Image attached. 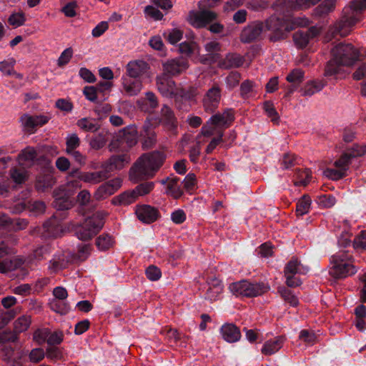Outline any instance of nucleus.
Returning a JSON list of instances; mask_svg holds the SVG:
<instances>
[{"label":"nucleus","mask_w":366,"mask_h":366,"mask_svg":"<svg viewBox=\"0 0 366 366\" xmlns=\"http://www.w3.org/2000/svg\"><path fill=\"white\" fill-rule=\"evenodd\" d=\"M15 226H17L19 227L18 229H22L27 226V222L20 219L11 220L5 214L0 213V227H8L14 228Z\"/></svg>","instance_id":"35"},{"label":"nucleus","mask_w":366,"mask_h":366,"mask_svg":"<svg viewBox=\"0 0 366 366\" xmlns=\"http://www.w3.org/2000/svg\"><path fill=\"white\" fill-rule=\"evenodd\" d=\"M273 6L277 14L270 16L264 24V29L272 32L270 36L272 41H275L283 39L286 32L294 29L295 25L305 26L307 24V20L293 19L291 14L287 12L285 9L281 12L277 11L275 3Z\"/></svg>","instance_id":"2"},{"label":"nucleus","mask_w":366,"mask_h":366,"mask_svg":"<svg viewBox=\"0 0 366 366\" xmlns=\"http://www.w3.org/2000/svg\"><path fill=\"white\" fill-rule=\"evenodd\" d=\"M165 156L160 152H152L142 155L129 170V179L134 183L154 177L162 166Z\"/></svg>","instance_id":"1"},{"label":"nucleus","mask_w":366,"mask_h":366,"mask_svg":"<svg viewBox=\"0 0 366 366\" xmlns=\"http://www.w3.org/2000/svg\"><path fill=\"white\" fill-rule=\"evenodd\" d=\"M122 140L129 147L134 145L137 142V130L134 128L124 129Z\"/></svg>","instance_id":"51"},{"label":"nucleus","mask_w":366,"mask_h":366,"mask_svg":"<svg viewBox=\"0 0 366 366\" xmlns=\"http://www.w3.org/2000/svg\"><path fill=\"white\" fill-rule=\"evenodd\" d=\"M136 214L140 221L145 223L154 222L159 217L158 210L149 205L137 207L136 209Z\"/></svg>","instance_id":"23"},{"label":"nucleus","mask_w":366,"mask_h":366,"mask_svg":"<svg viewBox=\"0 0 366 366\" xmlns=\"http://www.w3.org/2000/svg\"><path fill=\"white\" fill-rule=\"evenodd\" d=\"M16 252L15 249L9 246L6 241L0 242V259L8 255L14 254ZM24 263V259L20 257L0 260V273H7L14 271Z\"/></svg>","instance_id":"8"},{"label":"nucleus","mask_w":366,"mask_h":366,"mask_svg":"<svg viewBox=\"0 0 366 366\" xmlns=\"http://www.w3.org/2000/svg\"><path fill=\"white\" fill-rule=\"evenodd\" d=\"M310 178L311 171L310 169H297L295 184L296 186H306L310 182Z\"/></svg>","instance_id":"44"},{"label":"nucleus","mask_w":366,"mask_h":366,"mask_svg":"<svg viewBox=\"0 0 366 366\" xmlns=\"http://www.w3.org/2000/svg\"><path fill=\"white\" fill-rule=\"evenodd\" d=\"M46 357L51 360L57 361L62 360L64 355L61 348L50 347L46 350Z\"/></svg>","instance_id":"60"},{"label":"nucleus","mask_w":366,"mask_h":366,"mask_svg":"<svg viewBox=\"0 0 366 366\" xmlns=\"http://www.w3.org/2000/svg\"><path fill=\"white\" fill-rule=\"evenodd\" d=\"M99 121L106 117L112 111V107L107 103H102L97 105L94 109Z\"/></svg>","instance_id":"58"},{"label":"nucleus","mask_w":366,"mask_h":366,"mask_svg":"<svg viewBox=\"0 0 366 366\" xmlns=\"http://www.w3.org/2000/svg\"><path fill=\"white\" fill-rule=\"evenodd\" d=\"M325 84L326 83L322 80H313L308 81L302 90V95L310 97L315 93L320 92Z\"/></svg>","instance_id":"34"},{"label":"nucleus","mask_w":366,"mask_h":366,"mask_svg":"<svg viewBox=\"0 0 366 366\" xmlns=\"http://www.w3.org/2000/svg\"><path fill=\"white\" fill-rule=\"evenodd\" d=\"M221 99V89L214 84L205 94L203 99L204 109L209 112H213L218 107Z\"/></svg>","instance_id":"14"},{"label":"nucleus","mask_w":366,"mask_h":366,"mask_svg":"<svg viewBox=\"0 0 366 366\" xmlns=\"http://www.w3.org/2000/svg\"><path fill=\"white\" fill-rule=\"evenodd\" d=\"M16 61L14 58H9L2 61H0V71L6 75L15 74L14 66Z\"/></svg>","instance_id":"52"},{"label":"nucleus","mask_w":366,"mask_h":366,"mask_svg":"<svg viewBox=\"0 0 366 366\" xmlns=\"http://www.w3.org/2000/svg\"><path fill=\"white\" fill-rule=\"evenodd\" d=\"M197 89L193 87H189L186 89L179 86L177 99L181 98L185 100H191L197 95Z\"/></svg>","instance_id":"59"},{"label":"nucleus","mask_w":366,"mask_h":366,"mask_svg":"<svg viewBox=\"0 0 366 366\" xmlns=\"http://www.w3.org/2000/svg\"><path fill=\"white\" fill-rule=\"evenodd\" d=\"M288 82L291 84L289 93H292L303 81L304 72L299 69H293L286 77Z\"/></svg>","instance_id":"32"},{"label":"nucleus","mask_w":366,"mask_h":366,"mask_svg":"<svg viewBox=\"0 0 366 366\" xmlns=\"http://www.w3.org/2000/svg\"><path fill=\"white\" fill-rule=\"evenodd\" d=\"M264 30V24L260 21H254L247 25L242 30L239 39L242 43H251L259 39Z\"/></svg>","instance_id":"12"},{"label":"nucleus","mask_w":366,"mask_h":366,"mask_svg":"<svg viewBox=\"0 0 366 366\" xmlns=\"http://www.w3.org/2000/svg\"><path fill=\"white\" fill-rule=\"evenodd\" d=\"M10 176L14 182L21 184L26 179L27 172L22 167H14L10 170Z\"/></svg>","instance_id":"50"},{"label":"nucleus","mask_w":366,"mask_h":366,"mask_svg":"<svg viewBox=\"0 0 366 366\" xmlns=\"http://www.w3.org/2000/svg\"><path fill=\"white\" fill-rule=\"evenodd\" d=\"M76 125L80 129L86 132H95L100 128L99 120L91 117H84L79 119Z\"/></svg>","instance_id":"29"},{"label":"nucleus","mask_w":366,"mask_h":366,"mask_svg":"<svg viewBox=\"0 0 366 366\" xmlns=\"http://www.w3.org/2000/svg\"><path fill=\"white\" fill-rule=\"evenodd\" d=\"M49 120V117L45 115L31 116L27 114L22 115L20 118L24 129L30 133H34L36 127L46 124Z\"/></svg>","instance_id":"16"},{"label":"nucleus","mask_w":366,"mask_h":366,"mask_svg":"<svg viewBox=\"0 0 366 366\" xmlns=\"http://www.w3.org/2000/svg\"><path fill=\"white\" fill-rule=\"evenodd\" d=\"M352 257L342 252L334 254L330 258L329 273L336 279L345 278L357 272L355 267L350 262Z\"/></svg>","instance_id":"6"},{"label":"nucleus","mask_w":366,"mask_h":366,"mask_svg":"<svg viewBox=\"0 0 366 366\" xmlns=\"http://www.w3.org/2000/svg\"><path fill=\"white\" fill-rule=\"evenodd\" d=\"M308 271L307 267L303 266L296 257H292L286 264L284 269L285 275L305 274Z\"/></svg>","instance_id":"27"},{"label":"nucleus","mask_w":366,"mask_h":366,"mask_svg":"<svg viewBox=\"0 0 366 366\" xmlns=\"http://www.w3.org/2000/svg\"><path fill=\"white\" fill-rule=\"evenodd\" d=\"M320 33V29L316 26H312L305 31H296L293 35L295 44L300 48L305 47L309 42L316 37Z\"/></svg>","instance_id":"20"},{"label":"nucleus","mask_w":366,"mask_h":366,"mask_svg":"<svg viewBox=\"0 0 366 366\" xmlns=\"http://www.w3.org/2000/svg\"><path fill=\"white\" fill-rule=\"evenodd\" d=\"M223 291V286L219 280H214V282L209 287L205 294V298L210 301L217 300L219 295Z\"/></svg>","instance_id":"36"},{"label":"nucleus","mask_w":366,"mask_h":366,"mask_svg":"<svg viewBox=\"0 0 366 366\" xmlns=\"http://www.w3.org/2000/svg\"><path fill=\"white\" fill-rule=\"evenodd\" d=\"M119 204L129 205L135 202L139 198L134 189L128 190L116 197Z\"/></svg>","instance_id":"43"},{"label":"nucleus","mask_w":366,"mask_h":366,"mask_svg":"<svg viewBox=\"0 0 366 366\" xmlns=\"http://www.w3.org/2000/svg\"><path fill=\"white\" fill-rule=\"evenodd\" d=\"M217 18V14L211 11H192L188 16V21L196 28H202L212 22Z\"/></svg>","instance_id":"11"},{"label":"nucleus","mask_w":366,"mask_h":366,"mask_svg":"<svg viewBox=\"0 0 366 366\" xmlns=\"http://www.w3.org/2000/svg\"><path fill=\"white\" fill-rule=\"evenodd\" d=\"M114 243V238L107 233L100 234L96 239V245L100 250H107L112 248Z\"/></svg>","instance_id":"39"},{"label":"nucleus","mask_w":366,"mask_h":366,"mask_svg":"<svg viewBox=\"0 0 366 366\" xmlns=\"http://www.w3.org/2000/svg\"><path fill=\"white\" fill-rule=\"evenodd\" d=\"M366 154V144H355L348 148L334 162L333 167L324 171L326 177L333 180H338L348 174L350 166L359 157Z\"/></svg>","instance_id":"3"},{"label":"nucleus","mask_w":366,"mask_h":366,"mask_svg":"<svg viewBox=\"0 0 366 366\" xmlns=\"http://www.w3.org/2000/svg\"><path fill=\"white\" fill-rule=\"evenodd\" d=\"M31 323V318L29 315H22L17 318L14 322V330L18 334L28 330Z\"/></svg>","instance_id":"41"},{"label":"nucleus","mask_w":366,"mask_h":366,"mask_svg":"<svg viewBox=\"0 0 366 366\" xmlns=\"http://www.w3.org/2000/svg\"><path fill=\"white\" fill-rule=\"evenodd\" d=\"M179 179L174 175H171L165 179H162L159 182L167 186L166 193L175 199L180 197L183 191L179 184Z\"/></svg>","instance_id":"24"},{"label":"nucleus","mask_w":366,"mask_h":366,"mask_svg":"<svg viewBox=\"0 0 366 366\" xmlns=\"http://www.w3.org/2000/svg\"><path fill=\"white\" fill-rule=\"evenodd\" d=\"M220 332L223 339L228 342H235L241 338L240 330L234 324H224L222 326Z\"/></svg>","instance_id":"26"},{"label":"nucleus","mask_w":366,"mask_h":366,"mask_svg":"<svg viewBox=\"0 0 366 366\" xmlns=\"http://www.w3.org/2000/svg\"><path fill=\"white\" fill-rule=\"evenodd\" d=\"M158 104L157 97L152 92H147L144 97L137 100V107L144 112H152L158 107Z\"/></svg>","instance_id":"21"},{"label":"nucleus","mask_w":366,"mask_h":366,"mask_svg":"<svg viewBox=\"0 0 366 366\" xmlns=\"http://www.w3.org/2000/svg\"><path fill=\"white\" fill-rule=\"evenodd\" d=\"M143 137L142 147L144 149L152 148L156 143V134L151 127L148 124H144L143 127Z\"/></svg>","instance_id":"33"},{"label":"nucleus","mask_w":366,"mask_h":366,"mask_svg":"<svg viewBox=\"0 0 366 366\" xmlns=\"http://www.w3.org/2000/svg\"><path fill=\"white\" fill-rule=\"evenodd\" d=\"M365 8L366 0H354L350 5L345 6L341 19L332 28V34L341 36L348 35L360 20L361 12Z\"/></svg>","instance_id":"4"},{"label":"nucleus","mask_w":366,"mask_h":366,"mask_svg":"<svg viewBox=\"0 0 366 366\" xmlns=\"http://www.w3.org/2000/svg\"><path fill=\"white\" fill-rule=\"evenodd\" d=\"M163 35L169 43L175 44L182 39L183 31L179 29L174 28L167 30Z\"/></svg>","instance_id":"46"},{"label":"nucleus","mask_w":366,"mask_h":366,"mask_svg":"<svg viewBox=\"0 0 366 366\" xmlns=\"http://www.w3.org/2000/svg\"><path fill=\"white\" fill-rule=\"evenodd\" d=\"M254 91L255 87L254 84L249 80L243 81L240 86L241 96L243 98H249L252 97Z\"/></svg>","instance_id":"56"},{"label":"nucleus","mask_w":366,"mask_h":366,"mask_svg":"<svg viewBox=\"0 0 366 366\" xmlns=\"http://www.w3.org/2000/svg\"><path fill=\"white\" fill-rule=\"evenodd\" d=\"M234 120V113L232 109H226L222 113H218L212 117L202 127L201 136L209 137L216 133L223 132V129L227 128Z\"/></svg>","instance_id":"5"},{"label":"nucleus","mask_w":366,"mask_h":366,"mask_svg":"<svg viewBox=\"0 0 366 366\" xmlns=\"http://www.w3.org/2000/svg\"><path fill=\"white\" fill-rule=\"evenodd\" d=\"M332 56L340 65L352 66L359 58V51L351 44H339L332 51Z\"/></svg>","instance_id":"9"},{"label":"nucleus","mask_w":366,"mask_h":366,"mask_svg":"<svg viewBox=\"0 0 366 366\" xmlns=\"http://www.w3.org/2000/svg\"><path fill=\"white\" fill-rule=\"evenodd\" d=\"M18 335L14 330H4L0 333V343L15 342L19 340Z\"/></svg>","instance_id":"61"},{"label":"nucleus","mask_w":366,"mask_h":366,"mask_svg":"<svg viewBox=\"0 0 366 366\" xmlns=\"http://www.w3.org/2000/svg\"><path fill=\"white\" fill-rule=\"evenodd\" d=\"M128 162L129 158L126 154L114 155L103 162L101 167L106 172V174H108L114 170L122 169Z\"/></svg>","instance_id":"22"},{"label":"nucleus","mask_w":366,"mask_h":366,"mask_svg":"<svg viewBox=\"0 0 366 366\" xmlns=\"http://www.w3.org/2000/svg\"><path fill=\"white\" fill-rule=\"evenodd\" d=\"M229 289L237 297H254L266 293L269 287L262 282H251L244 280L230 284Z\"/></svg>","instance_id":"7"},{"label":"nucleus","mask_w":366,"mask_h":366,"mask_svg":"<svg viewBox=\"0 0 366 366\" xmlns=\"http://www.w3.org/2000/svg\"><path fill=\"white\" fill-rule=\"evenodd\" d=\"M80 145V139L76 134H69L66 138V152L76 150Z\"/></svg>","instance_id":"54"},{"label":"nucleus","mask_w":366,"mask_h":366,"mask_svg":"<svg viewBox=\"0 0 366 366\" xmlns=\"http://www.w3.org/2000/svg\"><path fill=\"white\" fill-rule=\"evenodd\" d=\"M343 65H340L336 59H332L328 61L325 69V76L327 77L334 76L341 74L343 71Z\"/></svg>","instance_id":"40"},{"label":"nucleus","mask_w":366,"mask_h":366,"mask_svg":"<svg viewBox=\"0 0 366 366\" xmlns=\"http://www.w3.org/2000/svg\"><path fill=\"white\" fill-rule=\"evenodd\" d=\"M311 199L308 195L302 196L297 202L296 213L298 216H302L309 212L311 207Z\"/></svg>","instance_id":"42"},{"label":"nucleus","mask_w":366,"mask_h":366,"mask_svg":"<svg viewBox=\"0 0 366 366\" xmlns=\"http://www.w3.org/2000/svg\"><path fill=\"white\" fill-rule=\"evenodd\" d=\"M109 175L106 174V172H80L78 174V179L85 183L97 184L101 182L108 179Z\"/></svg>","instance_id":"25"},{"label":"nucleus","mask_w":366,"mask_h":366,"mask_svg":"<svg viewBox=\"0 0 366 366\" xmlns=\"http://www.w3.org/2000/svg\"><path fill=\"white\" fill-rule=\"evenodd\" d=\"M284 342L283 337H277L273 340H267L264 342L262 348V353L264 355H272L279 351L282 347Z\"/></svg>","instance_id":"28"},{"label":"nucleus","mask_w":366,"mask_h":366,"mask_svg":"<svg viewBox=\"0 0 366 366\" xmlns=\"http://www.w3.org/2000/svg\"><path fill=\"white\" fill-rule=\"evenodd\" d=\"M54 183V179L52 174L49 172L40 174L36 182V187L39 190H44L46 188L52 187Z\"/></svg>","instance_id":"37"},{"label":"nucleus","mask_w":366,"mask_h":366,"mask_svg":"<svg viewBox=\"0 0 366 366\" xmlns=\"http://www.w3.org/2000/svg\"><path fill=\"white\" fill-rule=\"evenodd\" d=\"M353 247L355 249H366V230H362L361 233L354 239Z\"/></svg>","instance_id":"64"},{"label":"nucleus","mask_w":366,"mask_h":366,"mask_svg":"<svg viewBox=\"0 0 366 366\" xmlns=\"http://www.w3.org/2000/svg\"><path fill=\"white\" fill-rule=\"evenodd\" d=\"M241 79L240 74L237 71H232L226 77L225 81L227 87L229 89H232L236 87Z\"/></svg>","instance_id":"62"},{"label":"nucleus","mask_w":366,"mask_h":366,"mask_svg":"<svg viewBox=\"0 0 366 366\" xmlns=\"http://www.w3.org/2000/svg\"><path fill=\"white\" fill-rule=\"evenodd\" d=\"M149 69V64L145 61L142 59L132 60L126 65L124 74L142 79V77L148 72Z\"/></svg>","instance_id":"15"},{"label":"nucleus","mask_w":366,"mask_h":366,"mask_svg":"<svg viewBox=\"0 0 366 366\" xmlns=\"http://www.w3.org/2000/svg\"><path fill=\"white\" fill-rule=\"evenodd\" d=\"M49 334L50 330L47 327L37 329L33 334V340L39 345H41L45 342H48Z\"/></svg>","instance_id":"47"},{"label":"nucleus","mask_w":366,"mask_h":366,"mask_svg":"<svg viewBox=\"0 0 366 366\" xmlns=\"http://www.w3.org/2000/svg\"><path fill=\"white\" fill-rule=\"evenodd\" d=\"M107 143V139L103 134L92 137L89 141V147L94 150H99L103 148Z\"/></svg>","instance_id":"57"},{"label":"nucleus","mask_w":366,"mask_h":366,"mask_svg":"<svg viewBox=\"0 0 366 366\" xmlns=\"http://www.w3.org/2000/svg\"><path fill=\"white\" fill-rule=\"evenodd\" d=\"M313 5L310 0H278L275 2L277 11H283L285 9L291 13L293 9H305Z\"/></svg>","instance_id":"19"},{"label":"nucleus","mask_w":366,"mask_h":366,"mask_svg":"<svg viewBox=\"0 0 366 366\" xmlns=\"http://www.w3.org/2000/svg\"><path fill=\"white\" fill-rule=\"evenodd\" d=\"M244 63V58L237 54H229L224 59L219 61V66L223 69L239 67Z\"/></svg>","instance_id":"30"},{"label":"nucleus","mask_w":366,"mask_h":366,"mask_svg":"<svg viewBox=\"0 0 366 366\" xmlns=\"http://www.w3.org/2000/svg\"><path fill=\"white\" fill-rule=\"evenodd\" d=\"M278 292L280 294L281 297L284 299V300L288 302L291 306L296 307L297 306L299 301L295 295H294L292 292L287 289L286 287H282L278 288Z\"/></svg>","instance_id":"49"},{"label":"nucleus","mask_w":366,"mask_h":366,"mask_svg":"<svg viewBox=\"0 0 366 366\" xmlns=\"http://www.w3.org/2000/svg\"><path fill=\"white\" fill-rule=\"evenodd\" d=\"M154 182H145L138 184L134 190L138 198H139L149 194L154 189Z\"/></svg>","instance_id":"48"},{"label":"nucleus","mask_w":366,"mask_h":366,"mask_svg":"<svg viewBox=\"0 0 366 366\" xmlns=\"http://www.w3.org/2000/svg\"><path fill=\"white\" fill-rule=\"evenodd\" d=\"M156 85L157 90L163 97L177 99L179 86L166 74H162L156 78Z\"/></svg>","instance_id":"10"},{"label":"nucleus","mask_w":366,"mask_h":366,"mask_svg":"<svg viewBox=\"0 0 366 366\" xmlns=\"http://www.w3.org/2000/svg\"><path fill=\"white\" fill-rule=\"evenodd\" d=\"M122 181L120 178H114L101 184L94 194L96 200H102L112 195L122 187Z\"/></svg>","instance_id":"13"},{"label":"nucleus","mask_w":366,"mask_h":366,"mask_svg":"<svg viewBox=\"0 0 366 366\" xmlns=\"http://www.w3.org/2000/svg\"><path fill=\"white\" fill-rule=\"evenodd\" d=\"M198 47L194 41H184L179 44V50L182 54L190 56L197 50Z\"/></svg>","instance_id":"55"},{"label":"nucleus","mask_w":366,"mask_h":366,"mask_svg":"<svg viewBox=\"0 0 366 366\" xmlns=\"http://www.w3.org/2000/svg\"><path fill=\"white\" fill-rule=\"evenodd\" d=\"M64 340V333L61 330H55L51 332L50 330V334L49 335V339L47 344L49 345L53 346L56 345H60Z\"/></svg>","instance_id":"63"},{"label":"nucleus","mask_w":366,"mask_h":366,"mask_svg":"<svg viewBox=\"0 0 366 366\" xmlns=\"http://www.w3.org/2000/svg\"><path fill=\"white\" fill-rule=\"evenodd\" d=\"M37 157L34 148L28 147L19 154L18 159L21 164H31Z\"/></svg>","instance_id":"38"},{"label":"nucleus","mask_w":366,"mask_h":366,"mask_svg":"<svg viewBox=\"0 0 366 366\" xmlns=\"http://www.w3.org/2000/svg\"><path fill=\"white\" fill-rule=\"evenodd\" d=\"M162 120L167 125L174 127L176 119L173 111L167 105H164L161 109Z\"/></svg>","instance_id":"45"},{"label":"nucleus","mask_w":366,"mask_h":366,"mask_svg":"<svg viewBox=\"0 0 366 366\" xmlns=\"http://www.w3.org/2000/svg\"><path fill=\"white\" fill-rule=\"evenodd\" d=\"M121 80L122 92L127 96H137L143 89L142 81L140 79L134 78L123 74Z\"/></svg>","instance_id":"17"},{"label":"nucleus","mask_w":366,"mask_h":366,"mask_svg":"<svg viewBox=\"0 0 366 366\" xmlns=\"http://www.w3.org/2000/svg\"><path fill=\"white\" fill-rule=\"evenodd\" d=\"M104 221L101 213H96L92 217L85 219L84 224L80 225L81 229H102L104 227Z\"/></svg>","instance_id":"31"},{"label":"nucleus","mask_w":366,"mask_h":366,"mask_svg":"<svg viewBox=\"0 0 366 366\" xmlns=\"http://www.w3.org/2000/svg\"><path fill=\"white\" fill-rule=\"evenodd\" d=\"M336 0H325L322 4L316 8V12L322 16L334 10Z\"/></svg>","instance_id":"53"},{"label":"nucleus","mask_w":366,"mask_h":366,"mask_svg":"<svg viewBox=\"0 0 366 366\" xmlns=\"http://www.w3.org/2000/svg\"><path fill=\"white\" fill-rule=\"evenodd\" d=\"M187 68L188 61L182 57L169 59L163 64L164 74L172 76L178 75Z\"/></svg>","instance_id":"18"}]
</instances>
